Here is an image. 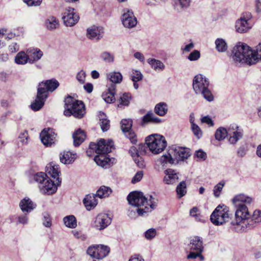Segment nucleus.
<instances>
[{"label": "nucleus", "mask_w": 261, "mask_h": 261, "mask_svg": "<svg viewBox=\"0 0 261 261\" xmlns=\"http://www.w3.org/2000/svg\"><path fill=\"white\" fill-rule=\"evenodd\" d=\"M59 166L51 162L46 167V173L38 172L34 174L33 179L38 184V188L43 194H53L57 190V186L61 185V178L59 177Z\"/></svg>", "instance_id": "1"}, {"label": "nucleus", "mask_w": 261, "mask_h": 261, "mask_svg": "<svg viewBox=\"0 0 261 261\" xmlns=\"http://www.w3.org/2000/svg\"><path fill=\"white\" fill-rule=\"evenodd\" d=\"M252 202V198L244 194H240L232 199L236 212L235 218L232 220L230 224L231 229L236 232L243 233L246 231L248 226H251L247 222L248 218L250 217V214L246 204H250Z\"/></svg>", "instance_id": "2"}, {"label": "nucleus", "mask_w": 261, "mask_h": 261, "mask_svg": "<svg viewBox=\"0 0 261 261\" xmlns=\"http://www.w3.org/2000/svg\"><path fill=\"white\" fill-rule=\"evenodd\" d=\"M232 57L236 62L246 63L249 65L256 63V58H254L253 50L245 43L239 42L233 47Z\"/></svg>", "instance_id": "3"}, {"label": "nucleus", "mask_w": 261, "mask_h": 261, "mask_svg": "<svg viewBox=\"0 0 261 261\" xmlns=\"http://www.w3.org/2000/svg\"><path fill=\"white\" fill-rule=\"evenodd\" d=\"M191 153L188 148L179 146L171 147L167 154H164L161 158L162 164L169 163L171 164H177L180 162H184L187 160Z\"/></svg>", "instance_id": "4"}, {"label": "nucleus", "mask_w": 261, "mask_h": 261, "mask_svg": "<svg viewBox=\"0 0 261 261\" xmlns=\"http://www.w3.org/2000/svg\"><path fill=\"white\" fill-rule=\"evenodd\" d=\"M193 88L197 95H201L209 102L214 100V96L210 88V81L207 78L202 74L196 75L193 81Z\"/></svg>", "instance_id": "5"}, {"label": "nucleus", "mask_w": 261, "mask_h": 261, "mask_svg": "<svg viewBox=\"0 0 261 261\" xmlns=\"http://www.w3.org/2000/svg\"><path fill=\"white\" fill-rule=\"evenodd\" d=\"M128 203L137 208L136 211L139 216H145L150 212V208L145 205L146 197L143 193L138 191L130 192L127 197Z\"/></svg>", "instance_id": "6"}, {"label": "nucleus", "mask_w": 261, "mask_h": 261, "mask_svg": "<svg viewBox=\"0 0 261 261\" xmlns=\"http://www.w3.org/2000/svg\"><path fill=\"white\" fill-rule=\"evenodd\" d=\"M65 106L64 114L66 116H73L76 118H82L85 114V105L82 101L77 100L71 96L65 99Z\"/></svg>", "instance_id": "7"}, {"label": "nucleus", "mask_w": 261, "mask_h": 261, "mask_svg": "<svg viewBox=\"0 0 261 261\" xmlns=\"http://www.w3.org/2000/svg\"><path fill=\"white\" fill-rule=\"evenodd\" d=\"M146 144L153 154H159L163 151L167 145L165 138L159 134H152L146 138Z\"/></svg>", "instance_id": "8"}, {"label": "nucleus", "mask_w": 261, "mask_h": 261, "mask_svg": "<svg viewBox=\"0 0 261 261\" xmlns=\"http://www.w3.org/2000/svg\"><path fill=\"white\" fill-rule=\"evenodd\" d=\"M189 247L190 252L187 255L188 259H196L199 257L201 260H204V256L202 255L204 250L203 241L202 238L199 236L191 237Z\"/></svg>", "instance_id": "9"}, {"label": "nucleus", "mask_w": 261, "mask_h": 261, "mask_svg": "<svg viewBox=\"0 0 261 261\" xmlns=\"http://www.w3.org/2000/svg\"><path fill=\"white\" fill-rule=\"evenodd\" d=\"M230 215L228 207L219 205L211 214L210 219L213 224L222 225L228 221Z\"/></svg>", "instance_id": "10"}, {"label": "nucleus", "mask_w": 261, "mask_h": 261, "mask_svg": "<svg viewBox=\"0 0 261 261\" xmlns=\"http://www.w3.org/2000/svg\"><path fill=\"white\" fill-rule=\"evenodd\" d=\"M114 149V142L112 140L107 142L104 139H101L97 143L91 142L89 144V148L87 151L88 155H90L89 152L94 151L97 154H108Z\"/></svg>", "instance_id": "11"}, {"label": "nucleus", "mask_w": 261, "mask_h": 261, "mask_svg": "<svg viewBox=\"0 0 261 261\" xmlns=\"http://www.w3.org/2000/svg\"><path fill=\"white\" fill-rule=\"evenodd\" d=\"M252 18V15L249 12H245L241 14L240 18L235 22V30L240 34L248 32L252 28V25L250 21Z\"/></svg>", "instance_id": "12"}, {"label": "nucleus", "mask_w": 261, "mask_h": 261, "mask_svg": "<svg viewBox=\"0 0 261 261\" xmlns=\"http://www.w3.org/2000/svg\"><path fill=\"white\" fill-rule=\"evenodd\" d=\"M110 248L103 245H95L88 247L87 253L92 258L101 259L106 257L110 252Z\"/></svg>", "instance_id": "13"}, {"label": "nucleus", "mask_w": 261, "mask_h": 261, "mask_svg": "<svg viewBox=\"0 0 261 261\" xmlns=\"http://www.w3.org/2000/svg\"><path fill=\"white\" fill-rule=\"evenodd\" d=\"M59 85L60 84L57 80L52 79L40 83L37 90L39 91V92H42L47 97L48 92L54 91L59 86Z\"/></svg>", "instance_id": "14"}, {"label": "nucleus", "mask_w": 261, "mask_h": 261, "mask_svg": "<svg viewBox=\"0 0 261 261\" xmlns=\"http://www.w3.org/2000/svg\"><path fill=\"white\" fill-rule=\"evenodd\" d=\"M62 19L66 26L72 27L78 22L79 16L74 12L73 8L68 7L65 10L63 13Z\"/></svg>", "instance_id": "15"}, {"label": "nucleus", "mask_w": 261, "mask_h": 261, "mask_svg": "<svg viewBox=\"0 0 261 261\" xmlns=\"http://www.w3.org/2000/svg\"><path fill=\"white\" fill-rule=\"evenodd\" d=\"M133 121L130 119H122L121 121V129L125 136L129 139L133 144H136L137 142L136 135L131 129Z\"/></svg>", "instance_id": "16"}, {"label": "nucleus", "mask_w": 261, "mask_h": 261, "mask_svg": "<svg viewBox=\"0 0 261 261\" xmlns=\"http://www.w3.org/2000/svg\"><path fill=\"white\" fill-rule=\"evenodd\" d=\"M121 21L124 27L129 29L135 27L137 23V18L133 12L128 9L123 10Z\"/></svg>", "instance_id": "17"}, {"label": "nucleus", "mask_w": 261, "mask_h": 261, "mask_svg": "<svg viewBox=\"0 0 261 261\" xmlns=\"http://www.w3.org/2000/svg\"><path fill=\"white\" fill-rule=\"evenodd\" d=\"M228 142L231 144H235L241 139L243 136V130L237 125L231 124L228 127Z\"/></svg>", "instance_id": "18"}, {"label": "nucleus", "mask_w": 261, "mask_h": 261, "mask_svg": "<svg viewBox=\"0 0 261 261\" xmlns=\"http://www.w3.org/2000/svg\"><path fill=\"white\" fill-rule=\"evenodd\" d=\"M57 134L52 128H44L40 134V137L42 143L46 146H50L56 141Z\"/></svg>", "instance_id": "19"}, {"label": "nucleus", "mask_w": 261, "mask_h": 261, "mask_svg": "<svg viewBox=\"0 0 261 261\" xmlns=\"http://www.w3.org/2000/svg\"><path fill=\"white\" fill-rule=\"evenodd\" d=\"M111 223V219L107 214H99L95 218L94 227L99 230H103Z\"/></svg>", "instance_id": "20"}, {"label": "nucleus", "mask_w": 261, "mask_h": 261, "mask_svg": "<svg viewBox=\"0 0 261 261\" xmlns=\"http://www.w3.org/2000/svg\"><path fill=\"white\" fill-rule=\"evenodd\" d=\"M103 28L101 27L93 25L87 30V37L88 39L99 40L103 37Z\"/></svg>", "instance_id": "21"}, {"label": "nucleus", "mask_w": 261, "mask_h": 261, "mask_svg": "<svg viewBox=\"0 0 261 261\" xmlns=\"http://www.w3.org/2000/svg\"><path fill=\"white\" fill-rule=\"evenodd\" d=\"M19 205L22 212L27 213H30L36 207V204L28 197L22 199L20 201Z\"/></svg>", "instance_id": "22"}, {"label": "nucleus", "mask_w": 261, "mask_h": 261, "mask_svg": "<svg viewBox=\"0 0 261 261\" xmlns=\"http://www.w3.org/2000/svg\"><path fill=\"white\" fill-rule=\"evenodd\" d=\"M29 58V63L33 64L39 60L43 56L42 51L38 48H29L27 49Z\"/></svg>", "instance_id": "23"}, {"label": "nucleus", "mask_w": 261, "mask_h": 261, "mask_svg": "<svg viewBox=\"0 0 261 261\" xmlns=\"http://www.w3.org/2000/svg\"><path fill=\"white\" fill-rule=\"evenodd\" d=\"M47 97L42 92H39V91L37 90V97L31 105L32 109L35 111L39 110L44 105Z\"/></svg>", "instance_id": "24"}, {"label": "nucleus", "mask_w": 261, "mask_h": 261, "mask_svg": "<svg viewBox=\"0 0 261 261\" xmlns=\"http://www.w3.org/2000/svg\"><path fill=\"white\" fill-rule=\"evenodd\" d=\"M247 221L249 224H250L251 226H247L246 231L253 228L255 226V224L261 222V211L255 210L253 215L252 216L250 215V217L248 218Z\"/></svg>", "instance_id": "25"}, {"label": "nucleus", "mask_w": 261, "mask_h": 261, "mask_svg": "<svg viewBox=\"0 0 261 261\" xmlns=\"http://www.w3.org/2000/svg\"><path fill=\"white\" fill-rule=\"evenodd\" d=\"M165 176L164 177V182L168 185L173 184L178 179V176L176 172L171 169H168L165 171Z\"/></svg>", "instance_id": "26"}, {"label": "nucleus", "mask_w": 261, "mask_h": 261, "mask_svg": "<svg viewBox=\"0 0 261 261\" xmlns=\"http://www.w3.org/2000/svg\"><path fill=\"white\" fill-rule=\"evenodd\" d=\"M77 155L75 153L70 151H63L60 154V160L62 163L64 164H70L73 163L76 159Z\"/></svg>", "instance_id": "27"}, {"label": "nucleus", "mask_w": 261, "mask_h": 261, "mask_svg": "<svg viewBox=\"0 0 261 261\" xmlns=\"http://www.w3.org/2000/svg\"><path fill=\"white\" fill-rule=\"evenodd\" d=\"M115 84H111L107 91L102 93V97L107 103H110L115 101Z\"/></svg>", "instance_id": "28"}, {"label": "nucleus", "mask_w": 261, "mask_h": 261, "mask_svg": "<svg viewBox=\"0 0 261 261\" xmlns=\"http://www.w3.org/2000/svg\"><path fill=\"white\" fill-rule=\"evenodd\" d=\"M95 195L89 194L86 195L83 200V203L88 211L94 208L97 204V200L96 199Z\"/></svg>", "instance_id": "29"}, {"label": "nucleus", "mask_w": 261, "mask_h": 261, "mask_svg": "<svg viewBox=\"0 0 261 261\" xmlns=\"http://www.w3.org/2000/svg\"><path fill=\"white\" fill-rule=\"evenodd\" d=\"M162 122L160 118L156 117L152 112H148L143 116L141 124L143 125L147 123L150 122L154 124H159Z\"/></svg>", "instance_id": "30"}, {"label": "nucleus", "mask_w": 261, "mask_h": 261, "mask_svg": "<svg viewBox=\"0 0 261 261\" xmlns=\"http://www.w3.org/2000/svg\"><path fill=\"white\" fill-rule=\"evenodd\" d=\"M73 144L75 146H79L85 139V132L80 128L74 132L72 135Z\"/></svg>", "instance_id": "31"}, {"label": "nucleus", "mask_w": 261, "mask_h": 261, "mask_svg": "<svg viewBox=\"0 0 261 261\" xmlns=\"http://www.w3.org/2000/svg\"><path fill=\"white\" fill-rule=\"evenodd\" d=\"M98 154L94 157L95 162L98 166L107 168V166L109 165L110 159L107 156V154Z\"/></svg>", "instance_id": "32"}, {"label": "nucleus", "mask_w": 261, "mask_h": 261, "mask_svg": "<svg viewBox=\"0 0 261 261\" xmlns=\"http://www.w3.org/2000/svg\"><path fill=\"white\" fill-rule=\"evenodd\" d=\"M15 63L18 65H25L29 63V58L26 52L21 51L17 54L14 59Z\"/></svg>", "instance_id": "33"}, {"label": "nucleus", "mask_w": 261, "mask_h": 261, "mask_svg": "<svg viewBox=\"0 0 261 261\" xmlns=\"http://www.w3.org/2000/svg\"><path fill=\"white\" fill-rule=\"evenodd\" d=\"M99 119V125L103 132L107 131L110 128V121L107 118L106 114L101 112L98 114Z\"/></svg>", "instance_id": "34"}, {"label": "nucleus", "mask_w": 261, "mask_h": 261, "mask_svg": "<svg viewBox=\"0 0 261 261\" xmlns=\"http://www.w3.org/2000/svg\"><path fill=\"white\" fill-rule=\"evenodd\" d=\"M147 62L151 66V68L155 71H162L165 68V65L162 61L155 59H148Z\"/></svg>", "instance_id": "35"}, {"label": "nucleus", "mask_w": 261, "mask_h": 261, "mask_svg": "<svg viewBox=\"0 0 261 261\" xmlns=\"http://www.w3.org/2000/svg\"><path fill=\"white\" fill-rule=\"evenodd\" d=\"M129 152L135 163L139 167L143 165L142 158L140 156L139 150L135 146L130 148Z\"/></svg>", "instance_id": "36"}, {"label": "nucleus", "mask_w": 261, "mask_h": 261, "mask_svg": "<svg viewBox=\"0 0 261 261\" xmlns=\"http://www.w3.org/2000/svg\"><path fill=\"white\" fill-rule=\"evenodd\" d=\"M155 114L163 116L165 115L168 112V105L166 103L162 102L156 105L154 108Z\"/></svg>", "instance_id": "37"}, {"label": "nucleus", "mask_w": 261, "mask_h": 261, "mask_svg": "<svg viewBox=\"0 0 261 261\" xmlns=\"http://www.w3.org/2000/svg\"><path fill=\"white\" fill-rule=\"evenodd\" d=\"M216 49L219 53H224L227 49V44L222 38H217L215 42Z\"/></svg>", "instance_id": "38"}, {"label": "nucleus", "mask_w": 261, "mask_h": 261, "mask_svg": "<svg viewBox=\"0 0 261 261\" xmlns=\"http://www.w3.org/2000/svg\"><path fill=\"white\" fill-rule=\"evenodd\" d=\"M107 78L113 83L112 84H119L122 80V75L119 72H112L107 74Z\"/></svg>", "instance_id": "39"}, {"label": "nucleus", "mask_w": 261, "mask_h": 261, "mask_svg": "<svg viewBox=\"0 0 261 261\" xmlns=\"http://www.w3.org/2000/svg\"><path fill=\"white\" fill-rule=\"evenodd\" d=\"M111 189L105 186H101L97 190L96 195L99 198H105L108 197L112 193Z\"/></svg>", "instance_id": "40"}, {"label": "nucleus", "mask_w": 261, "mask_h": 261, "mask_svg": "<svg viewBox=\"0 0 261 261\" xmlns=\"http://www.w3.org/2000/svg\"><path fill=\"white\" fill-rule=\"evenodd\" d=\"M176 192L178 198H181L187 193V184L186 181H181L176 187Z\"/></svg>", "instance_id": "41"}, {"label": "nucleus", "mask_w": 261, "mask_h": 261, "mask_svg": "<svg viewBox=\"0 0 261 261\" xmlns=\"http://www.w3.org/2000/svg\"><path fill=\"white\" fill-rule=\"evenodd\" d=\"M228 135V129L227 130L224 127H220L216 131L215 136L218 141L223 140Z\"/></svg>", "instance_id": "42"}, {"label": "nucleus", "mask_w": 261, "mask_h": 261, "mask_svg": "<svg viewBox=\"0 0 261 261\" xmlns=\"http://www.w3.org/2000/svg\"><path fill=\"white\" fill-rule=\"evenodd\" d=\"M63 221L65 226L69 228H74L77 225L75 217L73 215L66 216L64 218Z\"/></svg>", "instance_id": "43"}, {"label": "nucleus", "mask_w": 261, "mask_h": 261, "mask_svg": "<svg viewBox=\"0 0 261 261\" xmlns=\"http://www.w3.org/2000/svg\"><path fill=\"white\" fill-rule=\"evenodd\" d=\"M191 0H176L175 2V8L178 11L187 9L190 5Z\"/></svg>", "instance_id": "44"}, {"label": "nucleus", "mask_w": 261, "mask_h": 261, "mask_svg": "<svg viewBox=\"0 0 261 261\" xmlns=\"http://www.w3.org/2000/svg\"><path fill=\"white\" fill-rule=\"evenodd\" d=\"M131 95L129 93H124L120 97V102L118 105V107L122 108L123 106H127L129 104V100Z\"/></svg>", "instance_id": "45"}, {"label": "nucleus", "mask_w": 261, "mask_h": 261, "mask_svg": "<svg viewBox=\"0 0 261 261\" xmlns=\"http://www.w3.org/2000/svg\"><path fill=\"white\" fill-rule=\"evenodd\" d=\"M46 25L48 29L54 30L59 25V21L55 17H50L46 20Z\"/></svg>", "instance_id": "46"}, {"label": "nucleus", "mask_w": 261, "mask_h": 261, "mask_svg": "<svg viewBox=\"0 0 261 261\" xmlns=\"http://www.w3.org/2000/svg\"><path fill=\"white\" fill-rule=\"evenodd\" d=\"M158 199L153 197L152 195H149V198H146V202L145 205L150 208V212L154 209L158 204Z\"/></svg>", "instance_id": "47"}, {"label": "nucleus", "mask_w": 261, "mask_h": 261, "mask_svg": "<svg viewBox=\"0 0 261 261\" xmlns=\"http://www.w3.org/2000/svg\"><path fill=\"white\" fill-rule=\"evenodd\" d=\"M191 129L197 139H200L202 137L203 132L197 124H193V125H191Z\"/></svg>", "instance_id": "48"}, {"label": "nucleus", "mask_w": 261, "mask_h": 261, "mask_svg": "<svg viewBox=\"0 0 261 261\" xmlns=\"http://www.w3.org/2000/svg\"><path fill=\"white\" fill-rule=\"evenodd\" d=\"M100 58L107 63H112L114 60V56L108 51L102 52L100 55Z\"/></svg>", "instance_id": "49"}, {"label": "nucleus", "mask_w": 261, "mask_h": 261, "mask_svg": "<svg viewBox=\"0 0 261 261\" xmlns=\"http://www.w3.org/2000/svg\"><path fill=\"white\" fill-rule=\"evenodd\" d=\"M224 185V182L220 181L214 187L213 189V193L215 197L218 198L220 196Z\"/></svg>", "instance_id": "50"}, {"label": "nucleus", "mask_w": 261, "mask_h": 261, "mask_svg": "<svg viewBox=\"0 0 261 261\" xmlns=\"http://www.w3.org/2000/svg\"><path fill=\"white\" fill-rule=\"evenodd\" d=\"M28 214V213H24V214L18 216L17 224H21L22 225L28 224L29 223Z\"/></svg>", "instance_id": "51"}, {"label": "nucleus", "mask_w": 261, "mask_h": 261, "mask_svg": "<svg viewBox=\"0 0 261 261\" xmlns=\"http://www.w3.org/2000/svg\"><path fill=\"white\" fill-rule=\"evenodd\" d=\"M253 52L254 58H256V63L261 61V41L256 46Z\"/></svg>", "instance_id": "52"}, {"label": "nucleus", "mask_w": 261, "mask_h": 261, "mask_svg": "<svg viewBox=\"0 0 261 261\" xmlns=\"http://www.w3.org/2000/svg\"><path fill=\"white\" fill-rule=\"evenodd\" d=\"M156 235V231L154 228H150L144 233L145 238L148 240H152Z\"/></svg>", "instance_id": "53"}, {"label": "nucleus", "mask_w": 261, "mask_h": 261, "mask_svg": "<svg viewBox=\"0 0 261 261\" xmlns=\"http://www.w3.org/2000/svg\"><path fill=\"white\" fill-rule=\"evenodd\" d=\"M200 57V52L197 50H194L190 54L187 58L191 61H194L198 60Z\"/></svg>", "instance_id": "54"}, {"label": "nucleus", "mask_w": 261, "mask_h": 261, "mask_svg": "<svg viewBox=\"0 0 261 261\" xmlns=\"http://www.w3.org/2000/svg\"><path fill=\"white\" fill-rule=\"evenodd\" d=\"M143 75L140 71L135 70L133 72L131 79L133 82H138L142 79Z\"/></svg>", "instance_id": "55"}, {"label": "nucleus", "mask_w": 261, "mask_h": 261, "mask_svg": "<svg viewBox=\"0 0 261 261\" xmlns=\"http://www.w3.org/2000/svg\"><path fill=\"white\" fill-rule=\"evenodd\" d=\"M86 75V72L81 70L77 73L76 78L80 83L83 84L85 82Z\"/></svg>", "instance_id": "56"}, {"label": "nucleus", "mask_w": 261, "mask_h": 261, "mask_svg": "<svg viewBox=\"0 0 261 261\" xmlns=\"http://www.w3.org/2000/svg\"><path fill=\"white\" fill-rule=\"evenodd\" d=\"M28 134L27 130H23L21 132L18 136V138L20 139V141L23 144H27L28 143Z\"/></svg>", "instance_id": "57"}, {"label": "nucleus", "mask_w": 261, "mask_h": 261, "mask_svg": "<svg viewBox=\"0 0 261 261\" xmlns=\"http://www.w3.org/2000/svg\"><path fill=\"white\" fill-rule=\"evenodd\" d=\"M143 176V172L142 171H139L137 172L135 176L133 177L132 179V182L133 184H136L139 181H140L142 178Z\"/></svg>", "instance_id": "58"}, {"label": "nucleus", "mask_w": 261, "mask_h": 261, "mask_svg": "<svg viewBox=\"0 0 261 261\" xmlns=\"http://www.w3.org/2000/svg\"><path fill=\"white\" fill-rule=\"evenodd\" d=\"M247 150V147L245 145H242L239 148L237 151V155L239 157L243 158L246 155Z\"/></svg>", "instance_id": "59"}, {"label": "nucleus", "mask_w": 261, "mask_h": 261, "mask_svg": "<svg viewBox=\"0 0 261 261\" xmlns=\"http://www.w3.org/2000/svg\"><path fill=\"white\" fill-rule=\"evenodd\" d=\"M43 225L46 227H50L51 225V222L49 215L47 213H45L43 215Z\"/></svg>", "instance_id": "60"}, {"label": "nucleus", "mask_w": 261, "mask_h": 261, "mask_svg": "<svg viewBox=\"0 0 261 261\" xmlns=\"http://www.w3.org/2000/svg\"><path fill=\"white\" fill-rule=\"evenodd\" d=\"M42 0H23V2L29 6H39Z\"/></svg>", "instance_id": "61"}, {"label": "nucleus", "mask_w": 261, "mask_h": 261, "mask_svg": "<svg viewBox=\"0 0 261 261\" xmlns=\"http://www.w3.org/2000/svg\"><path fill=\"white\" fill-rule=\"evenodd\" d=\"M201 121L202 123L207 124L210 126L214 125V122L213 120L208 116L202 117L201 119Z\"/></svg>", "instance_id": "62"}, {"label": "nucleus", "mask_w": 261, "mask_h": 261, "mask_svg": "<svg viewBox=\"0 0 261 261\" xmlns=\"http://www.w3.org/2000/svg\"><path fill=\"white\" fill-rule=\"evenodd\" d=\"M195 155L197 158L203 161H204L206 158V153L201 150H199L196 151Z\"/></svg>", "instance_id": "63"}, {"label": "nucleus", "mask_w": 261, "mask_h": 261, "mask_svg": "<svg viewBox=\"0 0 261 261\" xmlns=\"http://www.w3.org/2000/svg\"><path fill=\"white\" fill-rule=\"evenodd\" d=\"M19 45L16 42H13L9 46V50L11 53H14L18 51Z\"/></svg>", "instance_id": "64"}]
</instances>
